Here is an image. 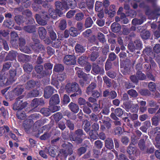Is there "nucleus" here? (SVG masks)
I'll return each mask as SVG.
<instances>
[{"instance_id":"3c124183","label":"nucleus","mask_w":160,"mask_h":160,"mask_svg":"<svg viewBox=\"0 0 160 160\" xmlns=\"http://www.w3.org/2000/svg\"><path fill=\"white\" fill-rule=\"evenodd\" d=\"M138 147L140 150L142 151H144L145 148H146V146L145 145V142L144 139H141L138 143Z\"/></svg>"},{"instance_id":"bf43d9fd","label":"nucleus","mask_w":160,"mask_h":160,"mask_svg":"<svg viewBox=\"0 0 160 160\" xmlns=\"http://www.w3.org/2000/svg\"><path fill=\"white\" fill-rule=\"evenodd\" d=\"M69 33L70 35L72 37H75L78 35L77 28L73 27H71L70 28L69 30Z\"/></svg>"},{"instance_id":"49530a36","label":"nucleus","mask_w":160,"mask_h":160,"mask_svg":"<svg viewBox=\"0 0 160 160\" xmlns=\"http://www.w3.org/2000/svg\"><path fill=\"white\" fill-rule=\"evenodd\" d=\"M150 36V32L148 31H143L140 34L141 37L143 40L148 39Z\"/></svg>"},{"instance_id":"37998d69","label":"nucleus","mask_w":160,"mask_h":160,"mask_svg":"<svg viewBox=\"0 0 160 160\" xmlns=\"http://www.w3.org/2000/svg\"><path fill=\"white\" fill-rule=\"evenodd\" d=\"M16 116L17 118L19 119L24 120L25 119L26 115L25 112L18 110L16 113Z\"/></svg>"},{"instance_id":"f03ea898","label":"nucleus","mask_w":160,"mask_h":160,"mask_svg":"<svg viewBox=\"0 0 160 160\" xmlns=\"http://www.w3.org/2000/svg\"><path fill=\"white\" fill-rule=\"evenodd\" d=\"M71 133L70 138L78 144L82 143L86 137V134L81 129H78L75 130L74 133L71 132Z\"/></svg>"},{"instance_id":"a878e982","label":"nucleus","mask_w":160,"mask_h":160,"mask_svg":"<svg viewBox=\"0 0 160 160\" xmlns=\"http://www.w3.org/2000/svg\"><path fill=\"white\" fill-rule=\"evenodd\" d=\"M14 22L13 20L11 19L6 20L3 23L4 26L10 29L12 28L14 26Z\"/></svg>"},{"instance_id":"c756f323","label":"nucleus","mask_w":160,"mask_h":160,"mask_svg":"<svg viewBox=\"0 0 160 160\" xmlns=\"http://www.w3.org/2000/svg\"><path fill=\"white\" fill-rule=\"evenodd\" d=\"M112 31L114 32H118L121 28L120 25L118 23L114 22L111 25Z\"/></svg>"},{"instance_id":"69168bd1","label":"nucleus","mask_w":160,"mask_h":160,"mask_svg":"<svg viewBox=\"0 0 160 160\" xmlns=\"http://www.w3.org/2000/svg\"><path fill=\"white\" fill-rule=\"evenodd\" d=\"M139 92L142 95L146 97L149 96L151 94L150 91L148 89H141Z\"/></svg>"},{"instance_id":"7ed1b4c3","label":"nucleus","mask_w":160,"mask_h":160,"mask_svg":"<svg viewBox=\"0 0 160 160\" xmlns=\"http://www.w3.org/2000/svg\"><path fill=\"white\" fill-rule=\"evenodd\" d=\"M32 42L30 44V46L33 50L36 53H39L42 51H45L44 46L40 43V40L35 37L32 38Z\"/></svg>"},{"instance_id":"1a4fd4ad","label":"nucleus","mask_w":160,"mask_h":160,"mask_svg":"<svg viewBox=\"0 0 160 160\" xmlns=\"http://www.w3.org/2000/svg\"><path fill=\"white\" fill-rule=\"evenodd\" d=\"M91 72L94 75L97 74L103 75L104 73L103 67H100L96 63H93L92 66Z\"/></svg>"},{"instance_id":"5701e85b","label":"nucleus","mask_w":160,"mask_h":160,"mask_svg":"<svg viewBox=\"0 0 160 160\" xmlns=\"http://www.w3.org/2000/svg\"><path fill=\"white\" fill-rule=\"evenodd\" d=\"M38 32L40 38L44 39L46 37L47 31L46 29L42 27H39L38 30Z\"/></svg>"},{"instance_id":"9d476101","label":"nucleus","mask_w":160,"mask_h":160,"mask_svg":"<svg viewBox=\"0 0 160 160\" xmlns=\"http://www.w3.org/2000/svg\"><path fill=\"white\" fill-rule=\"evenodd\" d=\"M63 62L67 65H74L76 63V57L74 55H66L64 58Z\"/></svg>"},{"instance_id":"c9c22d12","label":"nucleus","mask_w":160,"mask_h":160,"mask_svg":"<svg viewBox=\"0 0 160 160\" xmlns=\"http://www.w3.org/2000/svg\"><path fill=\"white\" fill-rule=\"evenodd\" d=\"M152 125L157 126L158 125L159 121H160V114H156L151 119Z\"/></svg>"},{"instance_id":"de8ad7c7","label":"nucleus","mask_w":160,"mask_h":160,"mask_svg":"<svg viewBox=\"0 0 160 160\" xmlns=\"http://www.w3.org/2000/svg\"><path fill=\"white\" fill-rule=\"evenodd\" d=\"M102 3L100 2L97 1L95 3V9L96 11L99 12L103 9Z\"/></svg>"},{"instance_id":"7c9ffc66","label":"nucleus","mask_w":160,"mask_h":160,"mask_svg":"<svg viewBox=\"0 0 160 160\" xmlns=\"http://www.w3.org/2000/svg\"><path fill=\"white\" fill-rule=\"evenodd\" d=\"M111 127V123L108 121L104 120L103 124L101 125L100 129L103 131L108 129Z\"/></svg>"},{"instance_id":"39448f33","label":"nucleus","mask_w":160,"mask_h":160,"mask_svg":"<svg viewBox=\"0 0 160 160\" xmlns=\"http://www.w3.org/2000/svg\"><path fill=\"white\" fill-rule=\"evenodd\" d=\"M22 98L23 97L20 96L16 99L15 102L13 106V109L14 110H21L27 106V103L23 102Z\"/></svg>"},{"instance_id":"603ef678","label":"nucleus","mask_w":160,"mask_h":160,"mask_svg":"<svg viewBox=\"0 0 160 160\" xmlns=\"http://www.w3.org/2000/svg\"><path fill=\"white\" fill-rule=\"evenodd\" d=\"M40 112L43 115L47 117L50 115L51 111L50 109L44 108L41 109Z\"/></svg>"},{"instance_id":"052dcab7","label":"nucleus","mask_w":160,"mask_h":160,"mask_svg":"<svg viewBox=\"0 0 160 160\" xmlns=\"http://www.w3.org/2000/svg\"><path fill=\"white\" fill-rule=\"evenodd\" d=\"M89 135L91 140L93 139V141L97 139L98 137V134L96 132H93V130H91L90 132Z\"/></svg>"},{"instance_id":"4be33fe9","label":"nucleus","mask_w":160,"mask_h":160,"mask_svg":"<svg viewBox=\"0 0 160 160\" xmlns=\"http://www.w3.org/2000/svg\"><path fill=\"white\" fill-rule=\"evenodd\" d=\"M68 107L72 112L75 113H77L79 111V108L78 105L73 102H70Z\"/></svg>"},{"instance_id":"ddd939ff","label":"nucleus","mask_w":160,"mask_h":160,"mask_svg":"<svg viewBox=\"0 0 160 160\" xmlns=\"http://www.w3.org/2000/svg\"><path fill=\"white\" fill-rule=\"evenodd\" d=\"M43 66L42 65H37L35 67V69L36 72L40 74V78L48 75L49 74L45 70H43Z\"/></svg>"},{"instance_id":"58836bf2","label":"nucleus","mask_w":160,"mask_h":160,"mask_svg":"<svg viewBox=\"0 0 160 160\" xmlns=\"http://www.w3.org/2000/svg\"><path fill=\"white\" fill-rule=\"evenodd\" d=\"M127 152L130 155H134L137 152L136 148L135 147H132L131 144H130L127 149Z\"/></svg>"},{"instance_id":"5fc2aeb1","label":"nucleus","mask_w":160,"mask_h":160,"mask_svg":"<svg viewBox=\"0 0 160 160\" xmlns=\"http://www.w3.org/2000/svg\"><path fill=\"white\" fill-rule=\"evenodd\" d=\"M93 23V22L91 18L88 17L86 18L85 23V26L86 28L91 27Z\"/></svg>"},{"instance_id":"f3484780","label":"nucleus","mask_w":160,"mask_h":160,"mask_svg":"<svg viewBox=\"0 0 160 160\" xmlns=\"http://www.w3.org/2000/svg\"><path fill=\"white\" fill-rule=\"evenodd\" d=\"M60 102L59 95L58 94H55L51 98L49 103L50 105H57Z\"/></svg>"},{"instance_id":"f8f14e48","label":"nucleus","mask_w":160,"mask_h":160,"mask_svg":"<svg viewBox=\"0 0 160 160\" xmlns=\"http://www.w3.org/2000/svg\"><path fill=\"white\" fill-rule=\"evenodd\" d=\"M152 7L153 10H151L150 8L149 13L147 14V15H155V17L153 19H157L158 18V16L160 15V13H159L160 12V7L158 6L156 3H153L152 5Z\"/></svg>"},{"instance_id":"dca6fc26","label":"nucleus","mask_w":160,"mask_h":160,"mask_svg":"<svg viewBox=\"0 0 160 160\" xmlns=\"http://www.w3.org/2000/svg\"><path fill=\"white\" fill-rule=\"evenodd\" d=\"M40 84L39 81L30 80L27 82L26 84V88L27 90H28L34 88L36 86H39Z\"/></svg>"},{"instance_id":"423d86ee","label":"nucleus","mask_w":160,"mask_h":160,"mask_svg":"<svg viewBox=\"0 0 160 160\" xmlns=\"http://www.w3.org/2000/svg\"><path fill=\"white\" fill-rule=\"evenodd\" d=\"M111 110L112 112L114 111V112H112L110 115L111 118L115 120H118L119 118L118 117H120L123 114V111L120 108H118L116 109H114L113 108H112Z\"/></svg>"},{"instance_id":"a19ab883","label":"nucleus","mask_w":160,"mask_h":160,"mask_svg":"<svg viewBox=\"0 0 160 160\" xmlns=\"http://www.w3.org/2000/svg\"><path fill=\"white\" fill-rule=\"evenodd\" d=\"M155 149L153 146L151 144L146 145V148L145 150L143 151L145 153L150 154H152L154 152Z\"/></svg>"},{"instance_id":"2eb2a0df","label":"nucleus","mask_w":160,"mask_h":160,"mask_svg":"<svg viewBox=\"0 0 160 160\" xmlns=\"http://www.w3.org/2000/svg\"><path fill=\"white\" fill-rule=\"evenodd\" d=\"M75 69L77 71L76 74L78 78L84 79L85 80H87V78H88V74L85 73L82 69L78 67H75Z\"/></svg>"},{"instance_id":"393cba45","label":"nucleus","mask_w":160,"mask_h":160,"mask_svg":"<svg viewBox=\"0 0 160 160\" xmlns=\"http://www.w3.org/2000/svg\"><path fill=\"white\" fill-rule=\"evenodd\" d=\"M47 11V10L46 11L44 10L43 9H42L40 13L41 17L43 19L46 20H48L49 18V16H52V13H53L54 12H51L50 13L48 12V13Z\"/></svg>"},{"instance_id":"473e14b6","label":"nucleus","mask_w":160,"mask_h":160,"mask_svg":"<svg viewBox=\"0 0 160 160\" xmlns=\"http://www.w3.org/2000/svg\"><path fill=\"white\" fill-rule=\"evenodd\" d=\"M64 67L62 64L56 63L54 67L53 72H62L64 70Z\"/></svg>"},{"instance_id":"c85d7f7f","label":"nucleus","mask_w":160,"mask_h":160,"mask_svg":"<svg viewBox=\"0 0 160 160\" xmlns=\"http://www.w3.org/2000/svg\"><path fill=\"white\" fill-rule=\"evenodd\" d=\"M143 53L144 54H146L149 56V58H154L155 54H153L152 51V49L150 48H146L143 51Z\"/></svg>"},{"instance_id":"0e129e2a","label":"nucleus","mask_w":160,"mask_h":160,"mask_svg":"<svg viewBox=\"0 0 160 160\" xmlns=\"http://www.w3.org/2000/svg\"><path fill=\"white\" fill-rule=\"evenodd\" d=\"M128 93L133 98H136L138 96V93L136 90L133 89H131L128 91Z\"/></svg>"},{"instance_id":"a211bd4d","label":"nucleus","mask_w":160,"mask_h":160,"mask_svg":"<svg viewBox=\"0 0 160 160\" xmlns=\"http://www.w3.org/2000/svg\"><path fill=\"white\" fill-rule=\"evenodd\" d=\"M44 103L43 98H35L31 102L32 106L34 108H37L39 105H43Z\"/></svg>"},{"instance_id":"79ce46f5","label":"nucleus","mask_w":160,"mask_h":160,"mask_svg":"<svg viewBox=\"0 0 160 160\" xmlns=\"http://www.w3.org/2000/svg\"><path fill=\"white\" fill-rule=\"evenodd\" d=\"M42 4L43 8H46V10H48V12L50 13L51 12H54V10L51 8V6L49 2L45 1Z\"/></svg>"},{"instance_id":"c03bdc74","label":"nucleus","mask_w":160,"mask_h":160,"mask_svg":"<svg viewBox=\"0 0 160 160\" xmlns=\"http://www.w3.org/2000/svg\"><path fill=\"white\" fill-rule=\"evenodd\" d=\"M23 68L25 72L29 73L32 72L33 69V67L31 64L26 63L24 64Z\"/></svg>"},{"instance_id":"2f4dec72","label":"nucleus","mask_w":160,"mask_h":160,"mask_svg":"<svg viewBox=\"0 0 160 160\" xmlns=\"http://www.w3.org/2000/svg\"><path fill=\"white\" fill-rule=\"evenodd\" d=\"M24 30L29 33H32L36 31V26L34 25H28L23 28Z\"/></svg>"},{"instance_id":"864d4df0","label":"nucleus","mask_w":160,"mask_h":160,"mask_svg":"<svg viewBox=\"0 0 160 160\" xmlns=\"http://www.w3.org/2000/svg\"><path fill=\"white\" fill-rule=\"evenodd\" d=\"M68 7L71 9H74L77 6L76 0H66Z\"/></svg>"},{"instance_id":"bb28decb","label":"nucleus","mask_w":160,"mask_h":160,"mask_svg":"<svg viewBox=\"0 0 160 160\" xmlns=\"http://www.w3.org/2000/svg\"><path fill=\"white\" fill-rule=\"evenodd\" d=\"M96 87L97 84L95 83L91 82L87 88L86 90V93L88 95L91 94Z\"/></svg>"},{"instance_id":"a18cd8bd","label":"nucleus","mask_w":160,"mask_h":160,"mask_svg":"<svg viewBox=\"0 0 160 160\" xmlns=\"http://www.w3.org/2000/svg\"><path fill=\"white\" fill-rule=\"evenodd\" d=\"M35 19L36 20L37 22L40 24L43 25H46L47 23V22L46 21L42 20L41 19V16L39 14H36L35 16Z\"/></svg>"},{"instance_id":"6e6d98bb","label":"nucleus","mask_w":160,"mask_h":160,"mask_svg":"<svg viewBox=\"0 0 160 160\" xmlns=\"http://www.w3.org/2000/svg\"><path fill=\"white\" fill-rule=\"evenodd\" d=\"M99 52L96 51L92 52L90 55V58L92 62L95 61L99 57Z\"/></svg>"},{"instance_id":"f704fd0d","label":"nucleus","mask_w":160,"mask_h":160,"mask_svg":"<svg viewBox=\"0 0 160 160\" xmlns=\"http://www.w3.org/2000/svg\"><path fill=\"white\" fill-rule=\"evenodd\" d=\"M145 20L146 18L143 17H142L140 19H139L137 18H134L132 20V23L133 25L135 26L138 25H141Z\"/></svg>"},{"instance_id":"aec40b11","label":"nucleus","mask_w":160,"mask_h":160,"mask_svg":"<svg viewBox=\"0 0 160 160\" xmlns=\"http://www.w3.org/2000/svg\"><path fill=\"white\" fill-rule=\"evenodd\" d=\"M88 58L86 56L83 55L79 57L78 59V62L81 66H85L88 64Z\"/></svg>"},{"instance_id":"09e8293b","label":"nucleus","mask_w":160,"mask_h":160,"mask_svg":"<svg viewBox=\"0 0 160 160\" xmlns=\"http://www.w3.org/2000/svg\"><path fill=\"white\" fill-rule=\"evenodd\" d=\"M58 27L61 30H64L66 28L67 23L66 21L64 19H60Z\"/></svg>"},{"instance_id":"9b49d317","label":"nucleus","mask_w":160,"mask_h":160,"mask_svg":"<svg viewBox=\"0 0 160 160\" xmlns=\"http://www.w3.org/2000/svg\"><path fill=\"white\" fill-rule=\"evenodd\" d=\"M56 92V90L53 87L48 86L44 88L43 96L45 98L48 99Z\"/></svg>"},{"instance_id":"cd10ccee","label":"nucleus","mask_w":160,"mask_h":160,"mask_svg":"<svg viewBox=\"0 0 160 160\" xmlns=\"http://www.w3.org/2000/svg\"><path fill=\"white\" fill-rule=\"evenodd\" d=\"M105 146L108 148L112 149L114 148L112 139L110 138H107L105 141Z\"/></svg>"},{"instance_id":"0eeeda50","label":"nucleus","mask_w":160,"mask_h":160,"mask_svg":"<svg viewBox=\"0 0 160 160\" xmlns=\"http://www.w3.org/2000/svg\"><path fill=\"white\" fill-rule=\"evenodd\" d=\"M10 130L9 127L8 126H3L0 127V132L1 135H2L6 132H8L10 137L14 140L17 141H18V138L16 135L13 133L11 131L9 132Z\"/></svg>"},{"instance_id":"f257e3e1","label":"nucleus","mask_w":160,"mask_h":160,"mask_svg":"<svg viewBox=\"0 0 160 160\" xmlns=\"http://www.w3.org/2000/svg\"><path fill=\"white\" fill-rule=\"evenodd\" d=\"M64 149L61 150L58 152V151L54 147H49L48 148H46L45 152L52 157H57L58 158H60L61 159L66 158L68 155H71L73 152L72 144L67 142L63 144L62 145Z\"/></svg>"},{"instance_id":"412c9836","label":"nucleus","mask_w":160,"mask_h":160,"mask_svg":"<svg viewBox=\"0 0 160 160\" xmlns=\"http://www.w3.org/2000/svg\"><path fill=\"white\" fill-rule=\"evenodd\" d=\"M139 6L140 8L145 9V13L146 15L149 13L150 7L145 1H142L140 2Z\"/></svg>"},{"instance_id":"e433bc0d","label":"nucleus","mask_w":160,"mask_h":160,"mask_svg":"<svg viewBox=\"0 0 160 160\" xmlns=\"http://www.w3.org/2000/svg\"><path fill=\"white\" fill-rule=\"evenodd\" d=\"M56 9L58 11L63 10L65 8L66 4L59 1H57L55 3Z\"/></svg>"},{"instance_id":"338daca9","label":"nucleus","mask_w":160,"mask_h":160,"mask_svg":"<svg viewBox=\"0 0 160 160\" xmlns=\"http://www.w3.org/2000/svg\"><path fill=\"white\" fill-rule=\"evenodd\" d=\"M67 78L66 74L65 73L58 74L57 79L59 81L62 82L66 79Z\"/></svg>"},{"instance_id":"e2e57ef3","label":"nucleus","mask_w":160,"mask_h":160,"mask_svg":"<svg viewBox=\"0 0 160 160\" xmlns=\"http://www.w3.org/2000/svg\"><path fill=\"white\" fill-rule=\"evenodd\" d=\"M94 0H86V4L87 8L89 9H92L94 7Z\"/></svg>"},{"instance_id":"72a5a7b5","label":"nucleus","mask_w":160,"mask_h":160,"mask_svg":"<svg viewBox=\"0 0 160 160\" xmlns=\"http://www.w3.org/2000/svg\"><path fill=\"white\" fill-rule=\"evenodd\" d=\"M32 122L30 119L26 120L23 124V127L25 131H28L31 128Z\"/></svg>"},{"instance_id":"8fccbe9b","label":"nucleus","mask_w":160,"mask_h":160,"mask_svg":"<svg viewBox=\"0 0 160 160\" xmlns=\"http://www.w3.org/2000/svg\"><path fill=\"white\" fill-rule=\"evenodd\" d=\"M136 75L139 80H144L146 78V75L141 71H137Z\"/></svg>"},{"instance_id":"b1692460","label":"nucleus","mask_w":160,"mask_h":160,"mask_svg":"<svg viewBox=\"0 0 160 160\" xmlns=\"http://www.w3.org/2000/svg\"><path fill=\"white\" fill-rule=\"evenodd\" d=\"M47 31L52 40H53L56 39L57 38L56 33L54 31L52 26H48V27Z\"/></svg>"},{"instance_id":"4c0bfd02","label":"nucleus","mask_w":160,"mask_h":160,"mask_svg":"<svg viewBox=\"0 0 160 160\" xmlns=\"http://www.w3.org/2000/svg\"><path fill=\"white\" fill-rule=\"evenodd\" d=\"M14 19L18 24L20 25L25 21L26 18L23 16L18 15L15 17Z\"/></svg>"},{"instance_id":"6ab92c4d","label":"nucleus","mask_w":160,"mask_h":160,"mask_svg":"<svg viewBox=\"0 0 160 160\" xmlns=\"http://www.w3.org/2000/svg\"><path fill=\"white\" fill-rule=\"evenodd\" d=\"M24 87L23 85H18L13 90L14 94L18 96L21 94L24 91Z\"/></svg>"},{"instance_id":"20e7f679","label":"nucleus","mask_w":160,"mask_h":160,"mask_svg":"<svg viewBox=\"0 0 160 160\" xmlns=\"http://www.w3.org/2000/svg\"><path fill=\"white\" fill-rule=\"evenodd\" d=\"M103 7L105 8L104 11L106 14L108 15L110 17H113L116 13L115 6L112 4L110 5L109 7V9H108V7L110 5V2L108 0H104L103 2Z\"/></svg>"},{"instance_id":"ea45409f","label":"nucleus","mask_w":160,"mask_h":160,"mask_svg":"<svg viewBox=\"0 0 160 160\" xmlns=\"http://www.w3.org/2000/svg\"><path fill=\"white\" fill-rule=\"evenodd\" d=\"M76 52L83 53L86 50L85 47L83 46L82 45L77 44L74 48Z\"/></svg>"},{"instance_id":"774afa93","label":"nucleus","mask_w":160,"mask_h":160,"mask_svg":"<svg viewBox=\"0 0 160 160\" xmlns=\"http://www.w3.org/2000/svg\"><path fill=\"white\" fill-rule=\"evenodd\" d=\"M66 125L70 130L73 131L74 128V125L72 122L69 120H66Z\"/></svg>"},{"instance_id":"4d7b16f0","label":"nucleus","mask_w":160,"mask_h":160,"mask_svg":"<svg viewBox=\"0 0 160 160\" xmlns=\"http://www.w3.org/2000/svg\"><path fill=\"white\" fill-rule=\"evenodd\" d=\"M39 92L37 89H33L28 93V96L30 97H38Z\"/></svg>"},{"instance_id":"680f3d73","label":"nucleus","mask_w":160,"mask_h":160,"mask_svg":"<svg viewBox=\"0 0 160 160\" xmlns=\"http://www.w3.org/2000/svg\"><path fill=\"white\" fill-rule=\"evenodd\" d=\"M61 42L58 39H55L52 40V47L55 48H58L60 46Z\"/></svg>"},{"instance_id":"6e6552de","label":"nucleus","mask_w":160,"mask_h":160,"mask_svg":"<svg viewBox=\"0 0 160 160\" xmlns=\"http://www.w3.org/2000/svg\"><path fill=\"white\" fill-rule=\"evenodd\" d=\"M65 90L68 93L73 92L80 89L79 85L76 82L68 83L65 86Z\"/></svg>"},{"instance_id":"4468645a","label":"nucleus","mask_w":160,"mask_h":160,"mask_svg":"<svg viewBox=\"0 0 160 160\" xmlns=\"http://www.w3.org/2000/svg\"><path fill=\"white\" fill-rule=\"evenodd\" d=\"M117 94L116 92L114 90L109 91L108 89L105 90L103 91V96L108 97L110 99H113L117 97Z\"/></svg>"},{"instance_id":"13d9d810","label":"nucleus","mask_w":160,"mask_h":160,"mask_svg":"<svg viewBox=\"0 0 160 160\" xmlns=\"http://www.w3.org/2000/svg\"><path fill=\"white\" fill-rule=\"evenodd\" d=\"M123 88L125 89H128L131 88H134L135 86H134L132 83H131L129 81H125L123 82Z\"/></svg>"}]
</instances>
